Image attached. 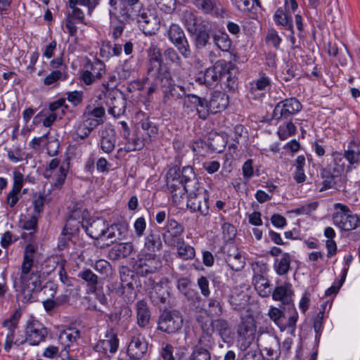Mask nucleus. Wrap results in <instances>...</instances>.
Masks as SVG:
<instances>
[{"label":"nucleus","instance_id":"obj_45","mask_svg":"<svg viewBox=\"0 0 360 360\" xmlns=\"http://www.w3.org/2000/svg\"><path fill=\"white\" fill-rule=\"evenodd\" d=\"M296 127L292 123L291 120H287L285 123L280 125L278 129V136L281 140H285L288 137L292 136L296 134Z\"/></svg>","mask_w":360,"mask_h":360},{"label":"nucleus","instance_id":"obj_2","mask_svg":"<svg viewBox=\"0 0 360 360\" xmlns=\"http://www.w3.org/2000/svg\"><path fill=\"white\" fill-rule=\"evenodd\" d=\"M198 179L191 166L181 169L177 166L171 167L167 174V186L174 203L178 204L184 198L185 193L188 195L190 190L197 185Z\"/></svg>","mask_w":360,"mask_h":360},{"label":"nucleus","instance_id":"obj_25","mask_svg":"<svg viewBox=\"0 0 360 360\" xmlns=\"http://www.w3.org/2000/svg\"><path fill=\"white\" fill-rule=\"evenodd\" d=\"M105 103L109 108V114L112 115L113 117H120L125 113L127 99L123 95H113L109 94Z\"/></svg>","mask_w":360,"mask_h":360},{"label":"nucleus","instance_id":"obj_60","mask_svg":"<svg viewBox=\"0 0 360 360\" xmlns=\"http://www.w3.org/2000/svg\"><path fill=\"white\" fill-rule=\"evenodd\" d=\"M65 79V78L63 77V74L60 70H54L44 79V84L46 86H49L51 84H55L59 80H63Z\"/></svg>","mask_w":360,"mask_h":360},{"label":"nucleus","instance_id":"obj_21","mask_svg":"<svg viewBox=\"0 0 360 360\" xmlns=\"http://www.w3.org/2000/svg\"><path fill=\"white\" fill-rule=\"evenodd\" d=\"M82 228L91 238L98 240L107 236L108 223L103 218L99 217L86 221L85 225H82Z\"/></svg>","mask_w":360,"mask_h":360},{"label":"nucleus","instance_id":"obj_15","mask_svg":"<svg viewBox=\"0 0 360 360\" xmlns=\"http://www.w3.org/2000/svg\"><path fill=\"white\" fill-rule=\"evenodd\" d=\"M59 165L60 160L58 158L52 159L43 174L46 179H51V182L57 188L61 187L64 184L68 172V164Z\"/></svg>","mask_w":360,"mask_h":360},{"label":"nucleus","instance_id":"obj_31","mask_svg":"<svg viewBox=\"0 0 360 360\" xmlns=\"http://www.w3.org/2000/svg\"><path fill=\"white\" fill-rule=\"evenodd\" d=\"M78 277L86 284L87 293H95L96 292L100 283L99 278L90 269L84 268L82 269L78 274Z\"/></svg>","mask_w":360,"mask_h":360},{"label":"nucleus","instance_id":"obj_63","mask_svg":"<svg viewBox=\"0 0 360 360\" xmlns=\"http://www.w3.org/2000/svg\"><path fill=\"white\" fill-rule=\"evenodd\" d=\"M13 184L12 189L14 191L20 192L24 183V176L23 174L18 170L15 169L13 172Z\"/></svg>","mask_w":360,"mask_h":360},{"label":"nucleus","instance_id":"obj_34","mask_svg":"<svg viewBox=\"0 0 360 360\" xmlns=\"http://www.w3.org/2000/svg\"><path fill=\"white\" fill-rule=\"evenodd\" d=\"M134 247L131 243H117L110 250L108 256L112 260L125 258L133 251Z\"/></svg>","mask_w":360,"mask_h":360},{"label":"nucleus","instance_id":"obj_27","mask_svg":"<svg viewBox=\"0 0 360 360\" xmlns=\"http://www.w3.org/2000/svg\"><path fill=\"white\" fill-rule=\"evenodd\" d=\"M143 248L148 254H155L162 248V238L158 229H149L144 238Z\"/></svg>","mask_w":360,"mask_h":360},{"label":"nucleus","instance_id":"obj_58","mask_svg":"<svg viewBox=\"0 0 360 360\" xmlns=\"http://www.w3.org/2000/svg\"><path fill=\"white\" fill-rule=\"evenodd\" d=\"M89 71H91L94 77L99 79L105 73V64L100 60H95L91 63Z\"/></svg>","mask_w":360,"mask_h":360},{"label":"nucleus","instance_id":"obj_35","mask_svg":"<svg viewBox=\"0 0 360 360\" xmlns=\"http://www.w3.org/2000/svg\"><path fill=\"white\" fill-rule=\"evenodd\" d=\"M252 283L258 294L263 297H269L271 293L269 281L262 274H256L252 278Z\"/></svg>","mask_w":360,"mask_h":360},{"label":"nucleus","instance_id":"obj_50","mask_svg":"<svg viewBox=\"0 0 360 360\" xmlns=\"http://www.w3.org/2000/svg\"><path fill=\"white\" fill-rule=\"evenodd\" d=\"M347 271H348V268H344L342 269L341 278L340 280L336 279L333 282V285L326 290V292H325L326 296H330L331 295H336L338 292V291L340 290V288L342 287V285H343V283L346 279Z\"/></svg>","mask_w":360,"mask_h":360},{"label":"nucleus","instance_id":"obj_8","mask_svg":"<svg viewBox=\"0 0 360 360\" xmlns=\"http://www.w3.org/2000/svg\"><path fill=\"white\" fill-rule=\"evenodd\" d=\"M209 195L207 191L197 182L196 186L190 190L187 196L186 207L191 212H198L202 216L209 214Z\"/></svg>","mask_w":360,"mask_h":360},{"label":"nucleus","instance_id":"obj_29","mask_svg":"<svg viewBox=\"0 0 360 360\" xmlns=\"http://www.w3.org/2000/svg\"><path fill=\"white\" fill-rule=\"evenodd\" d=\"M271 294L272 295L273 300L281 301L287 307H292V296L293 290L290 283H284L283 285L277 286Z\"/></svg>","mask_w":360,"mask_h":360},{"label":"nucleus","instance_id":"obj_11","mask_svg":"<svg viewBox=\"0 0 360 360\" xmlns=\"http://www.w3.org/2000/svg\"><path fill=\"white\" fill-rule=\"evenodd\" d=\"M167 36L184 58H188L191 56V50L188 41L180 25L176 23L170 25L167 31Z\"/></svg>","mask_w":360,"mask_h":360},{"label":"nucleus","instance_id":"obj_41","mask_svg":"<svg viewBox=\"0 0 360 360\" xmlns=\"http://www.w3.org/2000/svg\"><path fill=\"white\" fill-rule=\"evenodd\" d=\"M226 262L228 266L235 271H240L245 264V259L237 250L232 253L229 251Z\"/></svg>","mask_w":360,"mask_h":360},{"label":"nucleus","instance_id":"obj_10","mask_svg":"<svg viewBox=\"0 0 360 360\" xmlns=\"http://www.w3.org/2000/svg\"><path fill=\"white\" fill-rule=\"evenodd\" d=\"M302 105L295 97L285 98L278 102L272 113V120L276 122L291 120L292 117L301 111Z\"/></svg>","mask_w":360,"mask_h":360},{"label":"nucleus","instance_id":"obj_38","mask_svg":"<svg viewBox=\"0 0 360 360\" xmlns=\"http://www.w3.org/2000/svg\"><path fill=\"white\" fill-rule=\"evenodd\" d=\"M116 142L115 133L113 129H105L102 131L101 148L106 153H110L115 148Z\"/></svg>","mask_w":360,"mask_h":360},{"label":"nucleus","instance_id":"obj_37","mask_svg":"<svg viewBox=\"0 0 360 360\" xmlns=\"http://www.w3.org/2000/svg\"><path fill=\"white\" fill-rule=\"evenodd\" d=\"M342 156L351 165L360 164V148L355 141L352 140L349 142Z\"/></svg>","mask_w":360,"mask_h":360},{"label":"nucleus","instance_id":"obj_53","mask_svg":"<svg viewBox=\"0 0 360 360\" xmlns=\"http://www.w3.org/2000/svg\"><path fill=\"white\" fill-rule=\"evenodd\" d=\"M206 312L210 316H219L222 313V307L220 302L214 298L209 299Z\"/></svg>","mask_w":360,"mask_h":360},{"label":"nucleus","instance_id":"obj_51","mask_svg":"<svg viewBox=\"0 0 360 360\" xmlns=\"http://www.w3.org/2000/svg\"><path fill=\"white\" fill-rule=\"evenodd\" d=\"M258 341L261 342V345L264 346V349H266V347H280L278 338L268 333L261 334Z\"/></svg>","mask_w":360,"mask_h":360},{"label":"nucleus","instance_id":"obj_20","mask_svg":"<svg viewBox=\"0 0 360 360\" xmlns=\"http://www.w3.org/2000/svg\"><path fill=\"white\" fill-rule=\"evenodd\" d=\"M163 238L167 245L175 246L180 240H183L182 234L184 227L173 219H169L165 227Z\"/></svg>","mask_w":360,"mask_h":360},{"label":"nucleus","instance_id":"obj_1","mask_svg":"<svg viewBox=\"0 0 360 360\" xmlns=\"http://www.w3.org/2000/svg\"><path fill=\"white\" fill-rule=\"evenodd\" d=\"M181 20L188 33L193 37L196 49L205 48L212 37L218 49L225 52L231 49L232 41L226 33L212 34L214 23L211 20L198 17L193 11L188 9L183 11Z\"/></svg>","mask_w":360,"mask_h":360},{"label":"nucleus","instance_id":"obj_16","mask_svg":"<svg viewBox=\"0 0 360 360\" xmlns=\"http://www.w3.org/2000/svg\"><path fill=\"white\" fill-rule=\"evenodd\" d=\"M25 333L24 343L27 342L31 345H38L44 342L48 334L46 328L37 320L28 321Z\"/></svg>","mask_w":360,"mask_h":360},{"label":"nucleus","instance_id":"obj_24","mask_svg":"<svg viewBox=\"0 0 360 360\" xmlns=\"http://www.w3.org/2000/svg\"><path fill=\"white\" fill-rule=\"evenodd\" d=\"M193 6L205 15L223 16L225 9L219 7L218 0H192Z\"/></svg>","mask_w":360,"mask_h":360},{"label":"nucleus","instance_id":"obj_23","mask_svg":"<svg viewBox=\"0 0 360 360\" xmlns=\"http://www.w3.org/2000/svg\"><path fill=\"white\" fill-rule=\"evenodd\" d=\"M205 109L207 110V117L210 113L215 114L224 110L229 104L228 96L221 91L214 92L209 101L204 98Z\"/></svg>","mask_w":360,"mask_h":360},{"label":"nucleus","instance_id":"obj_9","mask_svg":"<svg viewBox=\"0 0 360 360\" xmlns=\"http://www.w3.org/2000/svg\"><path fill=\"white\" fill-rule=\"evenodd\" d=\"M77 0H68V6L65 12V17L63 25L64 32L70 36L75 37L77 34V25L85 24V15L82 9L76 6Z\"/></svg>","mask_w":360,"mask_h":360},{"label":"nucleus","instance_id":"obj_36","mask_svg":"<svg viewBox=\"0 0 360 360\" xmlns=\"http://www.w3.org/2000/svg\"><path fill=\"white\" fill-rule=\"evenodd\" d=\"M137 323L141 327H146L150 319V311L145 300H139L136 303Z\"/></svg>","mask_w":360,"mask_h":360},{"label":"nucleus","instance_id":"obj_61","mask_svg":"<svg viewBox=\"0 0 360 360\" xmlns=\"http://www.w3.org/2000/svg\"><path fill=\"white\" fill-rule=\"evenodd\" d=\"M224 239L230 240L234 238L236 235L235 226L230 223H224L221 227Z\"/></svg>","mask_w":360,"mask_h":360},{"label":"nucleus","instance_id":"obj_40","mask_svg":"<svg viewBox=\"0 0 360 360\" xmlns=\"http://www.w3.org/2000/svg\"><path fill=\"white\" fill-rule=\"evenodd\" d=\"M291 257L289 253L285 252L281 255V258H276L274 263V269L279 276L287 274L290 270Z\"/></svg>","mask_w":360,"mask_h":360},{"label":"nucleus","instance_id":"obj_43","mask_svg":"<svg viewBox=\"0 0 360 360\" xmlns=\"http://www.w3.org/2000/svg\"><path fill=\"white\" fill-rule=\"evenodd\" d=\"M178 257L183 260H188L194 258L195 252L194 248L188 244L185 243L184 240H180L176 243Z\"/></svg>","mask_w":360,"mask_h":360},{"label":"nucleus","instance_id":"obj_17","mask_svg":"<svg viewBox=\"0 0 360 360\" xmlns=\"http://www.w3.org/2000/svg\"><path fill=\"white\" fill-rule=\"evenodd\" d=\"M134 268L138 274L144 276L160 269L161 262L155 254H146L136 260Z\"/></svg>","mask_w":360,"mask_h":360},{"label":"nucleus","instance_id":"obj_19","mask_svg":"<svg viewBox=\"0 0 360 360\" xmlns=\"http://www.w3.org/2000/svg\"><path fill=\"white\" fill-rule=\"evenodd\" d=\"M148 348L144 337L140 333L135 334L128 345L127 354L131 360H140L146 355Z\"/></svg>","mask_w":360,"mask_h":360},{"label":"nucleus","instance_id":"obj_44","mask_svg":"<svg viewBox=\"0 0 360 360\" xmlns=\"http://www.w3.org/2000/svg\"><path fill=\"white\" fill-rule=\"evenodd\" d=\"M320 175L323 179L322 187L319 189L320 192L335 188L336 185L335 179L339 177V176L335 175L332 174V172L323 168L321 169Z\"/></svg>","mask_w":360,"mask_h":360},{"label":"nucleus","instance_id":"obj_18","mask_svg":"<svg viewBox=\"0 0 360 360\" xmlns=\"http://www.w3.org/2000/svg\"><path fill=\"white\" fill-rule=\"evenodd\" d=\"M256 332V326L252 319H243L238 324L237 329L238 342L240 344V349H247L255 338Z\"/></svg>","mask_w":360,"mask_h":360},{"label":"nucleus","instance_id":"obj_52","mask_svg":"<svg viewBox=\"0 0 360 360\" xmlns=\"http://www.w3.org/2000/svg\"><path fill=\"white\" fill-rule=\"evenodd\" d=\"M234 69V65L231 68H229L226 71L223 72L221 77V82L223 81L224 85L229 91H233L237 86V79L235 76L232 75L231 71Z\"/></svg>","mask_w":360,"mask_h":360},{"label":"nucleus","instance_id":"obj_39","mask_svg":"<svg viewBox=\"0 0 360 360\" xmlns=\"http://www.w3.org/2000/svg\"><path fill=\"white\" fill-rule=\"evenodd\" d=\"M211 326L213 331H215L223 340L231 338V330L227 321L218 319L211 322Z\"/></svg>","mask_w":360,"mask_h":360},{"label":"nucleus","instance_id":"obj_56","mask_svg":"<svg viewBox=\"0 0 360 360\" xmlns=\"http://www.w3.org/2000/svg\"><path fill=\"white\" fill-rule=\"evenodd\" d=\"M144 146L143 141L139 137H133L131 140H129L124 146V150L126 152H131L134 150H140Z\"/></svg>","mask_w":360,"mask_h":360},{"label":"nucleus","instance_id":"obj_64","mask_svg":"<svg viewBox=\"0 0 360 360\" xmlns=\"http://www.w3.org/2000/svg\"><path fill=\"white\" fill-rule=\"evenodd\" d=\"M94 268L101 275H107L110 269V264L106 260L99 259L95 262Z\"/></svg>","mask_w":360,"mask_h":360},{"label":"nucleus","instance_id":"obj_32","mask_svg":"<svg viewBox=\"0 0 360 360\" xmlns=\"http://www.w3.org/2000/svg\"><path fill=\"white\" fill-rule=\"evenodd\" d=\"M79 213L78 211H74L71 213L62 231V235L68 236V239H70L71 236L76 234L80 227L84 225L79 219Z\"/></svg>","mask_w":360,"mask_h":360},{"label":"nucleus","instance_id":"obj_30","mask_svg":"<svg viewBox=\"0 0 360 360\" xmlns=\"http://www.w3.org/2000/svg\"><path fill=\"white\" fill-rule=\"evenodd\" d=\"M128 231L129 225L124 221L108 224L106 238L111 240L112 243L124 240L128 235Z\"/></svg>","mask_w":360,"mask_h":360},{"label":"nucleus","instance_id":"obj_46","mask_svg":"<svg viewBox=\"0 0 360 360\" xmlns=\"http://www.w3.org/2000/svg\"><path fill=\"white\" fill-rule=\"evenodd\" d=\"M37 247L33 244L26 245L21 268L34 267V254Z\"/></svg>","mask_w":360,"mask_h":360},{"label":"nucleus","instance_id":"obj_13","mask_svg":"<svg viewBox=\"0 0 360 360\" xmlns=\"http://www.w3.org/2000/svg\"><path fill=\"white\" fill-rule=\"evenodd\" d=\"M183 318L177 310H165L159 317L158 328L167 333H174L181 328Z\"/></svg>","mask_w":360,"mask_h":360},{"label":"nucleus","instance_id":"obj_55","mask_svg":"<svg viewBox=\"0 0 360 360\" xmlns=\"http://www.w3.org/2000/svg\"><path fill=\"white\" fill-rule=\"evenodd\" d=\"M319 205L318 202H312L310 203H307L294 209L290 211V212L296 214L297 215L302 214H309L311 212L315 211Z\"/></svg>","mask_w":360,"mask_h":360},{"label":"nucleus","instance_id":"obj_12","mask_svg":"<svg viewBox=\"0 0 360 360\" xmlns=\"http://www.w3.org/2000/svg\"><path fill=\"white\" fill-rule=\"evenodd\" d=\"M181 100L184 114L190 117L198 115L202 120H205L207 117V110L205 109L204 98L195 94H186L185 92V96Z\"/></svg>","mask_w":360,"mask_h":360},{"label":"nucleus","instance_id":"obj_48","mask_svg":"<svg viewBox=\"0 0 360 360\" xmlns=\"http://www.w3.org/2000/svg\"><path fill=\"white\" fill-rule=\"evenodd\" d=\"M268 315L271 320H272L281 330H284L285 329V323L283 321L285 316L282 310L277 307H271Z\"/></svg>","mask_w":360,"mask_h":360},{"label":"nucleus","instance_id":"obj_28","mask_svg":"<svg viewBox=\"0 0 360 360\" xmlns=\"http://www.w3.org/2000/svg\"><path fill=\"white\" fill-rule=\"evenodd\" d=\"M80 338V332L74 328H68L60 333L58 344L60 346V352H69L70 347L77 342Z\"/></svg>","mask_w":360,"mask_h":360},{"label":"nucleus","instance_id":"obj_42","mask_svg":"<svg viewBox=\"0 0 360 360\" xmlns=\"http://www.w3.org/2000/svg\"><path fill=\"white\" fill-rule=\"evenodd\" d=\"M295 170L293 174V178L298 184H302L306 181L307 176L304 174V167L305 166V158L304 155H299L295 160L294 164Z\"/></svg>","mask_w":360,"mask_h":360},{"label":"nucleus","instance_id":"obj_7","mask_svg":"<svg viewBox=\"0 0 360 360\" xmlns=\"http://www.w3.org/2000/svg\"><path fill=\"white\" fill-rule=\"evenodd\" d=\"M232 67L233 64L231 62L219 60L212 67L207 68L204 73L199 75L195 81L210 89L214 88L219 82H221L223 72Z\"/></svg>","mask_w":360,"mask_h":360},{"label":"nucleus","instance_id":"obj_49","mask_svg":"<svg viewBox=\"0 0 360 360\" xmlns=\"http://www.w3.org/2000/svg\"><path fill=\"white\" fill-rule=\"evenodd\" d=\"M165 61L169 64H174L176 66H181L182 60L177 51L172 47L167 48L163 53Z\"/></svg>","mask_w":360,"mask_h":360},{"label":"nucleus","instance_id":"obj_57","mask_svg":"<svg viewBox=\"0 0 360 360\" xmlns=\"http://www.w3.org/2000/svg\"><path fill=\"white\" fill-rule=\"evenodd\" d=\"M160 8L167 13H172L176 6V0H155Z\"/></svg>","mask_w":360,"mask_h":360},{"label":"nucleus","instance_id":"obj_54","mask_svg":"<svg viewBox=\"0 0 360 360\" xmlns=\"http://www.w3.org/2000/svg\"><path fill=\"white\" fill-rule=\"evenodd\" d=\"M105 115V110L102 106L93 107L90 105H87L84 110L83 116L91 117L97 120H102Z\"/></svg>","mask_w":360,"mask_h":360},{"label":"nucleus","instance_id":"obj_5","mask_svg":"<svg viewBox=\"0 0 360 360\" xmlns=\"http://www.w3.org/2000/svg\"><path fill=\"white\" fill-rule=\"evenodd\" d=\"M335 212L332 214L335 226L342 231L354 230L360 226V217L353 214L348 206L342 203L334 205Z\"/></svg>","mask_w":360,"mask_h":360},{"label":"nucleus","instance_id":"obj_6","mask_svg":"<svg viewBox=\"0 0 360 360\" xmlns=\"http://www.w3.org/2000/svg\"><path fill=\"white\" fill-rule=\"evenodd\" d=\"M21 317V312L16 310L10 318L3 322L5 331L1 333V336L5 335L4 349L8 352L13 345L20 346L24 344V336H18L16 333L19 320Z\"/></svg>","mask_w":360,"mask_h":360},{"label":"nucleus","instance_id":"obj_22","mask_svg":"<svg viewBox=\"0 0 360 360\" xmlns=\"http://www.w3.org/2000/svg\"><path fill=\"white\" fill-rule=\"evenodd\" d=\"M119 347V340L117 333L112 329L107 330L105 339L100 340L95 345L96 351L106 354L108 352L114 354Z\"/></svg>","mask_w":360,"mask_h":360},{"label":"nucleus","instance_id":"obj_47","mask_svg":"<svg viewBox=\"0 0 360 360\" xmlns=\"http://www.w3.org/2000/svg\"><path fill=\"white\" fill-rule=\"evenodd\" d=\"M274 20L276 24L285 27L292 32V23L291 18L281 8H278L274 14Z\"/></svg>","mask_w":360,"mask_h":360},{"label":"nucleus","instance_id":"obj_59","mask_svg":"<svg viewBox=\"0 0 360 360\" xmlns=\"http://www.w3.org/2000/svg\"><path fill=\"white\" fill-rule=\"evenodd\" d=\"M252 90L265 91L271 86V79L266 75H262L255 81V86L252 84Z\"/></svg>","mask_w":360,"mask_h":360},{"label":"nucleus","instance_id":"obj_62","mask_svg":"<svg viewBox=\"0 0 360 360\" xmlns=\"http://www.w3.org/2000/svg\"><path fill=\"white\" fill-rule=\"evenodd\" d=\"M148 60L154 63H158L162 64V60L161 59V52L158 47L155 45H152L148 50Z\"/></svg>","mask_w":360,"mask_h":360},{"label":"nucleus","instance_id":"obj_4","mask_svg":"<svg viewBox=\"0 0 360 360\" xmlns=\"http://www.w3.org/2000/svg\"><path fill=\"white\" fill-rule=\"evenodd\" d=\"M155 83L161 89L164 105H169L173 101L181 100L185 96V88L174 83L169 72L160 73Z\"/></svg>","mask_w":360,"mask_h":360},{"label":"nucleus","instance_id":"obj_14","mask_svg":"<svg viewBox=\"0 0 360 360\" xmlns=\"http://www.w3.org/2000/svg\"><path fill=\"white\" fill-rule=\"evenodd\" d=\"M136 20L140 29L146 35H153L159 29V20L153 9L148 8L140 9Z\"/></svg>","mask_w":360,"mask_h":360},{"label":"nucleus","instance_id":"obj_3","mask_svg":"<svg viewBox=\"0 0 360 360\" xmlns=\"http://www.w3.org/2000/svg\"><path fill=\"white\" fill-rule=\"evenodd\" d=\"M44 280V274L34 267L20 268L19 281L15 280L13 287L23 302H32L36 300L34 294L42 290Z\"/></svg>","mask_w":360,"mask_h":360},{"label":"nucleus","instance_id":"obj_33","mask_svg":"<svg viewBox=\"0 0 360 360\" xmlns=\"http://www.w3.org/2000/svg\"><path fill=\"white\" fill-rule=\"evenodd\" d=\"M333 158V162L328 164L324 169H326L335 175L340 176L345 172L346 165L344 160V157L340 152L333 151L331 153Z\"/></svg>","mask_w":360,"mask_h":360},{"label":"nucleus","instance_id":"obj_26","mask_svg":"<svg viewBox=\"0 0 360 360\" xmlns=\"http://www.w3.org/2000/svg\"><path fill=\"white\" fill-rule=\"evenodd\" d=\"M170 292L169 288L162 281L157 283L149 292V297L155 306L169 303Z\"/></svg>","mask_w":360,"mask_h":360}]
</instances>
